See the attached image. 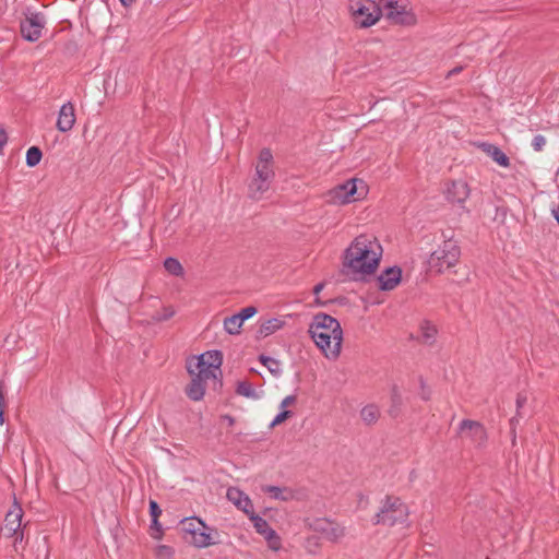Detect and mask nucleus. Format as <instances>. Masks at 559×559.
Masks as SVG:
<instances>
[{"label": "nucleus", "instance_id": "obj_11", "mask_svg": "<svg viewBox=\"0 0 559 559\" xmlns=\"http://www.w3.org/2000/svg\"><path fill=\"white\" fill-rule=\"evenodd\" d=\"M457 433L477 448L485 447L488 439L485 426L472 419H463L459 425Z\"/></svg>", "mask_w": 559, "mask_h": 559}, {"label": "nucleus", "instance_id": "obj_30", "mask_svg": "<svg viewBox=\"0 0 559 559\" xmlns=\"http://www.w3.org/2000/svg\"><path fill=\"white\" fill-rule=\"evenodd\" d=\"M41 151L37 146H32L26 152V165L28 167H35L41 159Z\"/></svg>", "mask_w": 559, "mask_h": 559}, {"label": "nucleus", "instance_id": "obj_38", "mask_svg": "<svg viewBox=\"0 0 559 559\" xmlns=\"http://www.w3.org/2000/svg\"><path fill=\"white\" fill-rule=\"evenodd\" d=\"M162 514V509L159 508L158 503L154 500L150 501V515L151 518H159Z\"/></svg>", "mask_w": 559, "mask_h": 559}, {"label": "nucleus", "instance_id": "obj_8", "mask_svg": "<svg viewBox=\"0 0 559 559\" xmlns=\"http://www.w3.org/2000/svg\"><path fill=\"white\" fill-rule=\"evenodd\" d=\"M381 10L386 11V17L395 24L414 25L416 16L407 10V0H380Z\"/></svg>", "mask_w": 559, "mask_h": 559}, {"label": "nucleus", "instance_id": "obj_48", "mask_svg": "<svg viewBox=\"0 0 559 559\" xmlns=\"http://www.w3.org/2000/svg\"><path fill=\"white\" fill-rule=\"evenodd\" d=\"M319 547V543H318V539L317 540H313V543L310 545V548L312 549H317Z\"/></svg>", "mask_w": 559, "mask_h": 559}, {"label": "nucleus", "instance_id": "obj_31", "mask_svg": "<svg viewBox=\"0 0 559 559\" xmlns=\"http://www.w3.org/2000/svg\"><path fill=\"white\" fill-rule=\"evenodd\" d=\"M272 163H273V154H272L271 150L270 148L261 150L257 165H262L265 168H273Z\"/></svg>", "mask_w": 559, "mask_h": 559}, {"label": "nucleus", "instance_id": "obj_10", "mask_svg": "<svg viewBox=\"0 0 559 559\" xmlns=\"http://www.w3.org/2000/svg\"><path fill=\"white\" fill-rule=\"evenodd\" d=\"M275 177L273 168H265L262 165H255V175L249 183V197L252 200H260L270 189Z\"/></svg>", "mask_w": 559, "mask_h": 559}, {"label": "nucleus", "instance_id": "obj_13", "mask_svg": "<svg viewBox=\"0 0 559 559\" xmlns=\"http://www.w3.org/2000/svg\"><path fill=\"white\" fill-rule=\"evenodd\" d=\"M310 528L332 543L341 540L346 534L344 526L328 519H316L310 523Z\"/></svg>", "mask_w": 559, "mask_h": 559}, {"label": "nucleus", "instance_id": "obj_20", "mask_svg": "<svg viewBox=\"0 0 559 559\" xmlns=\"http://www.w3.org/2000/svg\"><path fill=\"white\" fill-rule=\"evenodd\" d=\"M142 314L145 317L142 319V328H144L145 331L150 333L148 328L151 325L170 319L175 314V311L170 308H163L162 312L156 311L154 313H150L148 311H144Z\"/></svg>", "mask_w": 559, "mask_h": 559}, {"label": "nucleus", "instance_id": "obj_35", "mask_svg": "<svg viewBox=\"0 0 559 559\" xmlns=\"http://www.w3.org/2000/svg\"><path fill=\"white\" fill-rule=\"evenodd\" d=\"M265 367L275 377H280L283 373L281 362L273 357L267 360V365Z\"/></svg>", "mask_w": 559, "mask_h": 559}, {"label": "nucleus", "instance_id": "obj_46", "mask_svg": "<svg viewBox=\"0 0 559 559\" xmlns=\"http://www.w3.org/2000/svg\"><path fill=\"white\" fill-rule=\"evenodd\" d=\"M313 540H317V538H309V539L307 540V544H308V545H307L308 551H309V552H312V554H313V552H316V550H314V549L310 548V545L313 543Z\"/></svg>", "mask_w": 559, "mask_h": 559}, {"label": "nucleus", "instance_id": "obj_15", "mask_svg": "<svg viewBox=\"0 0 559 559\" xmlns=\"http://www.w3.org/2000/svg\"><path fill=\"white\" fill-rule=\"evenodd\" d=\"M250 520L252 521L255 531L264 536V538L269 542L270 547L274 550H277L281 546L280 538L276 535V532L269 525V523L255 513L250 516Z\"/></svg>", "mask_w": 559, "mask_h": 559}, {"label": "nucleus", "instance_id": "obj_14", "mask_svg": "<svg viewBox=\"0 0 559 559\" xmlns=\"http://www.w3.org/2000/svg\"><path fill=\"white\" fill-rule=\"evenodd\" d=\"M45 25L44 16L40 13L31 12L21 22V34L28 41H36L41 36Z\"/></svg>", "mask_w": 559, "mask_h": 559}, {"label": "nucleus", "instance_id": "obj_22", "mask_svg": "<svg viewBox=\"0 0 559 559\" xmlns=\"http://www.w3.org/2000/svg\"><path fill=\"white\" fill-rule=\"evenodd\" d=\"M284 325V321L280 318H271L266 321H264L257 334H258V337H266L275 332H277L278 330H281Z\"/></svg>", "mask_w": 559, "mask_h": 559}, {"label": "nucleus", "instance_id": "obj_49", "mask_svg": "<svg viewBox=\"0 0 559 559\" xmlns=\"http://www.w3.org/2000/svg\"><path fill=\"white\" fill-rule=\"evenodd\" d=\"M264 489H272V490H275V489H282L281 487L278 486H266Z\"/></svg>", "mask_w": 559, "mask_h": 559}, {"label": "nucleus", "instance_id": "obj_43", "mask_svg": "<svg viewBox=\"0 0 559 559\" xmlns=\"http://www.w3.org/2000/svg\"><path fill=\"white\" fill-rule=\"evenodd\" d=\"M462 70H463V68H462V67H455V68H453L451 71H449L448 76H452V75H454V74H457V73H460Z\"/></svg>", "mask_w": 559, "mask_h": 559}, {"label": "nucleus", "instance_id": "obj_45", "mask_svg": "<svg viewBox=\"0 0 559 559\" xmlns=\"http://www.w3.org/2000/svg\"><path fill=\"white\" fill-rule=\"evenodd\" d=\"M147 301L151 304L152 307H155L156 305H159L160 301L157 299V298H154L153 296H151Z\"/></svg>", "mask_w": 559, "mask_h": 559}, {"label": "nucleus", "instance_id": "obj_5", "mask_svg": "<svg viewBox=\"0 0 559 559\" xmlns=\"http://www.w3.org/2000/svg\"><path fill=\"white\" fill-rule=\"evenodd\" d=\"M443 241L430 254L428 265L436 273H443L448 269L456 265L461 257V248L453 238V233L442 231Z\"/></svg>", "mask_w": 559, "mask_h": 559}, {"label": "nucleus", "instance_id": "obj_12", "mask_svg": "<svg viewBox=\"0 0 559 559\" xmlns=\"http://www.w3.org/2000/svg\"><path fill=\"white\" fill-rule=\"evenodd\" d=\"M22 518L23 510L21 506L17 503L16 497L14 496L13 506L5 514L4 524L1 527V531L4 534V536L14 537L15 543L22 542L23 539V533L20 532Z\"/></svg>", "mask_w": 559, "mask_h": 559}, {"label": "nucleus", "instance_id": "obj_24", "mask_svg": "<svg viewBox=\"0 0 559 559\" xmlns=\"http://www.w3.org/2000/svg\"><path fill=\"white\" fill-rule=\"evenodd\" d=\"M360 417L366 425H373L380 417V411L377 405L369 404L360 411Z\"/></svg>", "mask_w": 559, "mask_h": 559}, {"label": "nucleus", "instance_id": "obj_28", "mask_svg": "<svg viewBox=\"0 0 559 559\" xmlns=\"http://www.w3.org/2000/svg\"><path fill=\"white\" fill-rule=\"evenodd\" d=\"M236 393L248 399L258 397V394L249 381H239L236 386Z\"/></svg>", "mask_w": 559, "mask_h": 559}, {"label": "nucleus", "instance_id": "obj_29", "mask_svg": "<svg viewBox=\"0 0 559 559\" xmlns=\"http://www.w3.org/2000/svg\"><path fill=\"white\" fill-rule=\"evenodd\" d=\"M526 401H527V397L525 394H523V393L518 394V396H516V416H514L510 419V426H511L513 439H515V426L519 423L518 416L519 417L521 416L520 409L525 405Z\"/></svg>", "mask_w": 559, "mask_h": 559}, {"label": "nucleus", "instance_id": "obj_41", "mask_svg": "<svg viewBox=\"0 0 559 559\" xmlns=\"http://www.w3.org/2000/svg\"><path fill=\"white\" fill-rule=\"evenodd\" d=\"M324 287V283H319L313 287V294L318 295Z\"/></svg>", "mask_w": 559, "mask_h": 559}, {"label": "nucleus", "instance_id": "obj_47", "mask_svg": "<svg viewBox=\"0 0 559 559\" xmlns=\"http://www.w3.org/2000/svg\"><path fill=\"white\" fill-rule=\"evenodd\" d=\"M120 2L124 5V7H128V5H131L132 3L135 2V0H120Z\"/></svg>", "mask_w": 559, "mask_h": 559}, {"label": "nucleus", "instance_id": "obj_16", "mask_svg": "<svg viewBox=\"0 0 559 559\" xmlns=\"http://www.w3.org/2000/svg\"><path fill=\"white\" fill-rule=\"evenodd\" d=\"M76 121L74 105L71 102L64 103L58 112L56 128L60 132H69L72 130Z\"/></svg>", "mask_w": 559, "mask_h": 559}, {"label": "nucleus", "instance_id": "obj_19", "mask_svg": "<svg viewBox=\"0 0 559 559\" xmlns=\"http://www.w3.org/2000/svg\"><path fill=\"white\" fill-rule=\"evenodd\" d=\"M226 496L239 510L243 511L249 518L254 514V508L245 491H226Z\"/></svg>", "mask_w": 559, "mask_h": 559}, {"label": "nucleus", "instance_id": "obj_34", "mask_svg": "<svg viewBox=\"0 0 559 559\" xmlns=\"http://www.w3.org/2000/svg\"><path fill=\"white\" fill-rule=\"evenodd\" d=\"M258 312V309L254 306H248L242 308L238 313L235 316L239 319V322H245L246 320L250 319Z\"/></svg>", "mask_w": 559, "mask_h": 559}, {"label": "nucleus", "instance_id": "obj_40", "mask_svg": "<svg viewBox=\"0 0 559 559\" xmlns=\"http://www.w3.org/2000/svg\"><path fill=\"white\" fill-rule=\"evenodd\" d=\"M274 495L273 497L275 499H282V500H286L290 497V493L292 491H282V490H278V491H272Z\"/></svg>", "mask_w": 559, "mask_h": 559}, {"label": "nucleus", "instance_id": "obj_6", "mask_svg": "<svg viewBox=\"0 0 559 559\" xmlns=\"http://www.w3.org/2000/svg\"><path fill=\"white\" fill-rule=\"evenodd\" d=\"M409 514L408 507L399 497L394 495L385 496L381 501V507L376 515L374 524L393 526L396 523H403Z\"/></svg>", "mask_w": 559, "mask_h": 559}, {"label": "nucleus", "instance_id": "obj_32", "mask_svg": "<svg viewBox=\"0 0 559 559\" xmlns=\"http://www.w3.org/2000/svg\"><path fill=\"white\" fill-rule=\"evenodd\" d=\"M175 550L167 545H159L155 549L156 559H173Z\"/></svg>", "mask_w": 559, "mask_h": 559}, {"label": "nucleus", "instance_id": "obj_39", "mask_svg": "<svg viewBox=\"0 0 559 559\" xmlns=\"http://www.w3.org/2000/svg\"><path fill=\"white\" fill-rule=\"evenodd\" d=\"M297 401V396L295 394L287 395L285 399L282 400L280 404L281 409H286L287 406L295 404Z\"/></svg>", "mask_w": 559, "mask_h": 559}, {"label": "nucleus", "instance_id": "obj_42", "mask_svg": "<svg viewBox=\"0 0 559 559\" xmlns=\"http://www.w3.org/2000/svg\"><path fill=\"white\" fill-rule=\"evenodd\" d=\"M272 357H269V356H265V355H260L259 356V361L265 367L267 365V360L271 359Z\"/></svg>", "mask_w": 559, "mask_h": 559}, {"label": "nucleus", "instance_id": "obj_37", "mask_svg": "<svg viewBox=\"0 0 559 559\" xmlns=\"http://www.w3.org/2000/svg\"><path fill=\"white\" fill-rule=\"evenodd\" d=\"M545 144H546V139L542 134L535 135L532 141V146L536 152H540L543 150V147L545 146Z\"/></svg>", "mask_w": 559, "mask_h": 559}, {"label": "nucleus", "instance_id": "obj_23", "mask_svg": "<svg viewBox=\"0 0 559 559\" xmlns=\"http://www.w3.org/2000/svg\"><path fill=\"white\" fill-rule=\"evenodd\" d=\"M420 341L424 344L432 345L437 336V328L428 320L421 321L419 325Z\"/></svg>", "mask_w": 559, "mask_h": 559}, {"label": "nucleus", "instance_id": "obj_50", "mask_svg": "<svg viewBox=\"0 0 559 559\" xmlns=\"http://www.w3.org/2000/svg\"><path fill=\"white\" fill-rule=\"evenodd\" d=\"M421 397H423V400L428 401L430 396H429V394L424 393V394L421 395Z\"/></svg>", "mask_w": 559, "mask_h": 559}, {"label": "nucleus", "instance_id": "obj_1", "mask_svg": "<svg viewBox=\"0 0 559 559\" xmlns=\"http://www.w3.org/2000/svg\"><path fill=\"white\" fill-rule=\"evenodd\" d=\"M222 364L223 355L219 350H209L187 358L186 369L191 381L186 386L185 393L191 401L199 402L204 397L207 381H212L214 391L222 390Z\"/></svg>", "mask_w": 559, "mask_h": 559}, {"label": "nucleus", "instance_id": "obj_25", "mask_svg": "<svg viewBox=\"0 0 559 559\" xmlns=\"http://www.w3.org/2000/svg\"><path fill=\"white\" fill-rule=\"evenodd\" d=\"M164 267L171 275L180 276L183 274V267L176 258H166L164 261Z\"/></svg>", "mask_w": 559, "mask_h": 559}, {"label": "nucleus", "instance_id": "obj_33", "mask_svg": "<svg viewBox=\"0 0 559 559\" xmlns=\"http://www.w3.org/2000/svg\"><path fill=\"white\" fill-rule=\"evenodd\" d=\"M148 532L153 538H155V539L162 538L164 531H163L162 525L158 522V518H151V525H150Z\"/></svg>", "mask_w": 559, "mask_h": 559}, {"label": "nucleus", "instance_id": "obj_44", "mask_svg": "<svg viewBox=\"0 0 559 559\" xmlns=\"http://www.w3.org/2000/svg\"><path fill=\"white\" fill-rule=\"evenodd\" d=\"M223 419L226 420L229 426H233L235 424V418L230 415H224Z\"/></svg>", "mask_w": 559, "mask_h": 559}, {"label": "nucleus", "instance_id": "obj_18", "mask_svg": "<svg viewBox=\"0 0 559 559\" xmlns=\"http://www.w3.org/2000/svg\"><path fill=\"white\" fill-rule=\"evenodd\" d=\"M401 278L402 270L399 266H390L378 276L379 288L392 290L400 284Z\"/></svg>", "mask_w": 559, "mask_h": 559}, {"label": "nucleus", "instance_id": "obj_9", "mask_svg": "<svg viewBox=\"0 0 559 559\" xmlns=\"http://www.w3.org/2000/svg\"><path fill=\"white\" fill-rule=\"evenodd\" d=\"M365 193V182L355 178L336 186L332 190L333 200L342 204L359 200Z\"/></svg>", "mask_w": 559, "mask_h": 559}, {"label": "nucleus", "instance_id": "obj_3", "mask_svg": "<svg viewBox=\"0 0 559 559\" xmlns=\"http://www.w3.org/2000/svg\"><path fill=\"white\" fill-rule=\"evenodd\" d=\"M308 333L328 359L335 360L340 357L343 330L335 318L324 312L314 314L309 324Z\"/></svg>", "mask_w": 559, "mask_h": 559}, {"label": "nucleus", "instance_id": "obj_17", "mask_svg": "<svg viewBox=\"0 0 559 559\" xmlns=\"http://www.w3.org/2000/svg\"><path fill=\"white\" fill-rule=\"evenodd\" d=\"M471 190L464 180H453L448 185L445 198L451 203L463 204L469 197Z\"/></svg>", "mask_w": 559, "mask_h": 559}, {"label": "nucleus", "instance_id": "obj_21", "mask_svg": "<svg viewBox=\"0 0 559 559\" xmlns=\"http://www.w3.org/2000/svg\"><path fill=\"white\" fill-rule=\"evenodd\" d=\"M479 147L488 156H490L499 166H502V167H509L510 166V158L497 145L491 144V143H487V142H483V143L479 144Z\"/></svg>", "mask_w": 559, "mask_h": 559}, {"label": "nucleus", "instance_id": "obj_4", "mask_svg": "<svg viewBox=\"0 0 559 559\" xmlns=\"http://www.w3.org/2000/svg\"><path fill=\"white\" fill-rule=\"evenodd\" d=\"M183 537L197 548H207L219 542L218 533L198 516H188L180 521Z\"/></svg>", "mask_w": 559, "mask_h": 559}, {"label": "nucleus", "instance_id": "obj_51", "mask_svg": "<svg viewBox=\"0 0 559 559\" xmlns=\"http://www.w3.org/2000/svg\"><path fill=\"white\" fill-rule=\"evenodd\" d=\"M2 420H3V411H2V408H0V421H2Z\"/></svg>", "mask_w": 559, "mask_h": 559}, {"label": "nucleus", "instance_id": "obj_26", "mask_svg": "<svg viewBox=\"0 0 559 559\" xmlns=\"http://www.w3.org/2000/svg\"><path fill=\"white\" fill-rule=\"evenodd\" d=\"M242 322H239V319L234 314L231 317H227L224 320V329L230 335H237L240 333Z\"/></svg>", "mask_w": 559, "mask_h": 559}, {"label": "nucleus", "instance_id": "obj_36", "mask_svg": "<svg viewBox=\"0 0 559 559\" xmlns=\"http://www.w3.org/2000/svg\"><path fill=\"white\" fill-rule=\"evenodd\" d=\"M293 416L292 411L281 409V412L274 417V419L270 424V428H274L275 426L284 423L286 419Z\"/></svg>", "mask_w": 559, "mask_h": 559}, {"label": "nucleus", "instance_id": "obj_2", "mask_svg": "<svg viewBox=\"0 0 559 559\" xmlns=\"http://www.w3.org/2000/svg\"><path fill=\"white\" fill-rule=\"evenodd\" d=\"M382 247L372 235L357 236L345 250L343 266L357 281L374 273L382 257Z\"/></svg>", "mask_w": 559, "mask_h": 559}, {"label": "nucleus", "instance_id": "obj_27", "mask_svg": "<svg viewBox=\"0 0 559 559\" xmlns=\"http://www.w3.org/2000/svg\"><path fill=\"white\" fill-rule=\"evenodd\" d=\"M391 403L392 405L390 408V415L396 417L400 413V408L402 405V395L396 385H394L391 390Z\"/></svg>", "mask_w": 559, "mask_h": 559}, {"label": "nucleus", "instance_id": "obj_52", "mask_svg": "<svg viewBox=\"0 0 559 559\" xmlns=\"http://www.w3.org/2000/svg\"><path fill=\"white\" fill-rule=\"evenodd\" d=\"M316 302H317L318 305H321V306H323V305H324V302H321V301H320V299H318V298L316 299Z\"/></svg>", "mask_w": 559, "mask_h": 559}, {"label": "nucleus", "instance_id": "obj_7", "mask_svg": "<svg viewBox=\"0 0 559 559\" xmlns=\"http://www.w3.org/2000/svg\"><path fill=\"white\" fill-rule=\"evenodd\" d=\"M355 24L369 27L382 16L381 7L374 0H358L349 5Z\"/></svg>", "mask_w": 559, "mask_h": 559}]
</instances>
